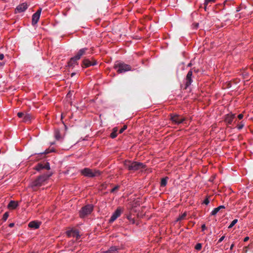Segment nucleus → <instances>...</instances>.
Here are the masks:
<instances>
[{"label":"nucleus","mask_w":253,"mask_h":253,"mask_svg":"<svg viewBox=\"0 0 253 253\" xmlns=\"http://www.w3.org/2000/svg\"><path fill=\"white\" fill-rule=\"evenodd\" d=\"M168 179V178L167 177H166L163 178L161 179V187H165L166 186V185L167 184Z\"/></svg>","instance_id":"nucleus-22"},{"label":"nucleus","mask_w":253,"mask_h":253,"mask_svg":"<svg viewBox=\"0 0 253 253\" xmlns=\"http://www.w3.org/2000/svg\"><path fill=\"white\" fill-rule=\"evenodd\" d=\"M49 177V175L47 174L40 175L31 183V187L35 190L36 188L41 186L43 183L48 179Z\"/></svg>","instance_id":"nucleus-2"},{"label":"nucleus","mask_w":253,"mask_h":253,"mask_svg":"<svg viewBox=\"0 0 253 253\" xmlns=\"http://www.w3.org/2000/svg\"><path fill=\"white\" fill-rule=\"evenodd\" d=\"M48 153V151L47 150H45L44 152L41 153V154H46Z\"/></svg>","instance_id":"nucleus-44"},{"label":"nucleus","mask_w":253,"mask_h":253,"mask_svg":"<svg viewBox=\"0 0 253 253\" xmlns=\"http://www.w3.org/2000/svg\"><path fill=\"white\" fill-rule=\"evenodd\" d=\"M201 228H202V230L203 231H205V230L206 229V228H207V227H206V226L205 224H203V225H202V226H201Z\"/></svg>","instance_id":"nucleus-38"},{"label":"nucleus","mask_w":253,"mask_h":253,"mask_svg":"<svg viewBox=\"0 0 253 253\" xmlns=\"http://www.w3.org/2000/svg\"><path fill=\"white\" fill-rule=\"evenodd\" d=\"M126 128H127L126 126H123V128H122L119 130V133H123V132H124V131L126 129Z\"/></svg>","instance_id":"nucleus-35"},{"label":"nucleus","mask_w":253,"mask_h":253,"mask_svg":"<svg viewBox=\"0 0 253 253\" xmlns=\"http://www.w3.org/2000/svg\"><path fill=\"white\" fill-rule=\"evenodd\" d=\"M238 222V219H234L231 223L230 224V225L228 226V228H232Z\"/></svg>","instance_id":"nucleus-25"},{"label":"nucleus","mask_w":253,"mask_h":253,"mask_svg":"<svg viewBox=\"0 0 253 253\" xmlns=\"http://www.w3.org/2000/svg\"><path fill=\"white\" fill-rule=\"evenodd\" d=\"M218 210L220 211L221 209H225V207L224 206H220L218 207H217Z\"/></svg>","instance_id":"nucleus-40"},{"label":"nucleus","mask_w":253,"mask_h":253,"mask_svg":"<svg viewBox=\"0 0 253 253\" xmlns=\"http://www.w3.org/2000/svg\"><path fill=\"white\" fill-rule=\"evenodd\" d=\"M75 75V73H73L71 74V77H73Z\"/></svg>","instance_id":"nucleus-47"},{"label":"nucleus","mask_w":253,"mask_h":253,"mask_svg":"<svg viewBox=\"0 0 253 253\" xmlns=\"http://www.w3.org/2000/svg\"><path fill=\"white\" fill-rule=\"evenodd\" d=\"M119 251L120 248L115 246H112L108 251L101 253H119Z\"/></svg>","instance_id":"nucleus-16"},{"label":"nucleus","mask_w":253,"mask_h":253,"mask_svg":"<svg viewBox=\"0 0 253 253\" xmlns=\"http://www.w3.org/2000/svg\"><path fill=\"white\" fill-rule=\"evenodd\" d=\"M114 68L118 73H124L127 71H131V67L129 65L121 62H116Z\"/></svg>","instance_id":"nucleus-3"},{"label":"nucleus","mask_w":253,"mask_h":253,"mask_svg":"<svg viewBox=\"0 0 253 253\" xmlns=\"http://www.w3.org/2000/svg\"><path fill=\"white\" fill-rule=\"evenodd\" d=\"M192 74H193L191 70L189 71L187 74L186 79L185 80V84L186 88L190 86L193 82L192 79Z\"/></svg>","instance_id":"nucleus-9"},{"label":"nucleus","mask_w":253,"mask_h":253,"mask_svg":"<svg viewBox=\"0 0 253 253\" xmlns=\"http://www.w3.org/2000/svg\"><path fill=\"white\" fill-rule=\"evenodd\" d=\"M191 66V63H189V64H188V67H190V66Z\"/></svg>","instance_id":"nucleus-49"},{"label":"nucleus","mask_w":253,"mask_h":253,"mask_svg":"<svg viewBox=\"0 0 253 253\" xmlns=\"http://www.w3.org/2000/svg\"><path fill=\"white\" fill-rule=\"evenodd\" d=\"M78 59H75V56L72 57L68 62V66L69 67H74L76 65H77V61Z\"/></svg>","instance_id":"nucleus-17"},{"label":"nucleus","mask_w":253,"mask_h":253,"mask_svg":"<svg viewBox=\"0 0 253 253\" xmlns=\"http://www.w3.org/2000/svg\"><path fill=\"white\" fill-rule=\"evenodd\" d=\"M8 216H9V214L7 212H6L3 214L2 218L3 221H5L7 220Z\"/></svg>","instance_id":"nucleus-27"},{"label":"nucleus","mask_w":253,"mask_h":253,"mask_svg":"<svg viewBox=\"0 0 253 253\" xmlns=\"http://www.w3.org/2000/svg\"><path fill=\"white\" fill-rule=\"evenodd\" d=\"M171 121L176 125L183 123L185 121V118L177 114H171L170 115Z\"/></svg>","instance_id":"nucleus-6"},{"label":"nucleus","mask_w":253,"mask_h":253,"mask_svg":"<svg viewBox=\"0 0 253 253\" xmlns=\"http://www.w3.org/2000/svg\"><path fill=\"white\" fill-rule=\"evenodd\" d=\"M236 17L237 18H240V16H238L237 15H236Z\"/></svg>","instance_id":"nucleus-50"},{"label":"nucleus","mask_w":253,"mask_h":253,"mask_svg":"<svg viewBox=\"0 0 253 253\" xmlns=\"http://www.w3.org/2000/svg\"><path fill=\"white\" fill-rule=\"evenodd\" d=\"M14 226V223H10L9 224V227H10V228L13 227Z\"/></svg>","instance_id":"nucleus-42"},{"label":"nucleus","mask_w":253,"mask_h":253,"mask_svg":"<svg viewBox=\"0 0 253 253\" xmlns=\"http://www.w3.org/2000/svg\"><path fill=\"white\" fill-rule=\"evenodd\" d=\"M41 224V222L34 220L29 222L28 226L31 228L36 229L40 227Z\"/></svg>","instance_id":"nucleus-13"},{"label":"nucleus","mask_w":253,"mask_h":253,"mask_svg":"<svg viewBox=\"0 0 253 253\" xmlns=\"http://www.w3.org/2000/svg\"><path fill=\"white\" fill-rule=\"evenodd\" d=\"M18 206L17 202L14 201H11L8 205V208L10 209H15Z\"/></svg>","instance_id":"nucleus-18"},{"label":"nucleus","mask_w":253,"mask_h":253,"mask_svg":"<svg viewBox=\"0 0 253 253\" xmlns=\"http://www.w3.org/2000/svg\"><path fill=\"white\" fill-rule=\"evenodd\" d=\"M81 173L84 176L94 177L100 175L101 172L98 170H92L89 168H84L81 170Z\"/></svg>","instance_id":"nucleus-4"},{"label":"nucleus","mask_w":253,"mask_h":253,"mask_svg":"<svg viewBox=\"0 0 253 253\" xmlns=\"http://www.w3.org/2000/svg\"><path fill=\"white\" fill-rule=\"evenodd\" d=\"M215 1V0H205V2H204V9L205 11L207 10V6L208 5V4L210 3H213V2H214Z\"/></svg>","instance_id":"nucleus-21"},{"label":"nucleus","mask_w":253,"mask_h":253,"mask_svg":"<svg viewBox=\"0 0 253 253\" xmlns=\"http://www.w3.org/2000/svg\"><path fill=\"white\" fill-rule=\"evenodd\" d=\"M83 66L85 68L90 67L91 66H94L97 64V62L93 60L92 61L89 60L88 59H84L83 61Z\"/></svg>","instance_id":"nucleus-12"},{"label":"nucleus","mask_w":253,"mask_h":253,"mask_svg":"<svg viewBox=\"0 0 253 253\" xmlns=\"http://www.w3.org/2000/svg\"><path fill=\"white\" fill-rule=\"evenodd\" d=\"M240 10V9L239 8H237V9L236 10V11H237V12H238V11H239Z\"/></svg>","instance_id":"nucleus-48"},{"label":"nucleus","mask_w":253,"mask_h":253,"mask_svg":"<svg viewBox=\"0 0 253 253\" xmlns=\"http://www.w3.org/2000/svg\"><path fill=\"white\" fill-rule=\"evenodd\" d=\"M186 216V213H183L182 214H181V215H180L179 216V217L177 218V220H183V219H184V218Z\"/></svg>","instance_id":"nucleus-31"},{"label":"nucleus","mask_w":253,"mask_h":253,"mask_svg":"<svg viewBox=\"0 0 253 253\" xmlns=\"http://www.w3.org/2000/svg\"><path fill=\"white\" fill-rule=\"evenodd\" d=\"M87 50V48H83L79 50L77 54L75 56V59L79 60L84 55Z\"/></svg>","instance_id":"nucleus-14"},{"label":"nucleus","mask_w":253,"mask_h":253,"mask_svg":"<svg viewBox=\"0 0 253 253\" xmlns=\"http://www.w3.org/2000/svg\"><path fill=\"white\" fill-rule=\"evenodd\" d=\"M4 58V55L2 53H0V60H2Z\"/></svg>","instance_id":"nucleus-41"},{"label":"nucleus","mask_w":253,"mask_h":253,"mask_svg":"<svg viewBox=\"0 0 253 253\" xmlns=\"http://www.w3.org/2000/svg\"><path fill=\"white\" fill-rule=\"evenodd\" d=\"M210 203V200L209 199V197H207L203 201V204H204L206 205H208Z\"/></svg>","instance_id":"nucleus-33"},{"label":"nucleus","mask_w":253,"mask_h":253,"mask_svg":"<svg viewBox=\"0 0 253 253\" xmlns=\"http://www.w3.org/2000/svg\"><path fill=\"white\" fill-rule=\"evenodd\" d=\"M225 236H222L221 237H220L218 241V243H219L220 242H221L222 241H223V240L225 239Z\"/></svg>","instance_id":"nucleus-36"},{"label":"nucleus","mask_w":253,"mask_h":253,"mask_svg":"<svg viewBox=\"0 0 253 253\" xmlns=\"http://www.w3.org/2000/svg\"><path fill=\"white\" fill-rule=\"evenodd\" d=\"M249 237H246L244 239V242H247L249 240Z\"/></svg>","instance_id":"nucleus-43"},{"label":"nucleus","mask_w":253,"mask_h":253,"mask_svg":"<svg viewBox=\"0 0 253 253\" xmlns=\"http://www.w3.org/2000/svg\"><path fill=\"white\" fill-rule=\"evenodd\" d=\"M125 166L129 170L135 171L144 168L145 165L140 162H132L130 161H125Z\"/></svg>","instance_id":"nucleus-1"},{"label":"nucleus","mask_w":253,"mask_h":253,"mask_svg":"<svg viewBox=\"0 0 253 253\" xmlns=\"http://www.w3.org/2000/svg\"><path fill=\"white\" fill-rule=\"evenodd\" d=\"M41 12L42 8H40L33 15L32 21L33 25H36L39 21Z\"/></svg>","instance_id":"nucleus-8"},{"label":"nucleus","mask_w":253,"mask_h":253,"mask_svg":"<svg viewBox=\"0 0 253 253\" xmlns=\"http://www.w3.org/2000/svg\"><path fill=\"white\" fill-rule=\"evenodd\" d=\"M28 8L26 3H22L18 5L15 9V13H21L25 11Z\"/></svg>","instance_id":"nucleus-11"},{"label":"nucleus","mask_w":253,"mask_h":253,"mask_svg":"<svg viewBox=\"0 0 253 253\" xmlns=\"http://www.w3.org/2000/svg\"><path fill=\"white\" fill-rule=\"evenodd\" d=\"M117 128H114L113 132L110 134L111 137L112 138H114L116 137V136L117 135Z\"/></svg>","instance_id":"nucleus-23"},{"label":"nucleus","mask_w":253,"mask_h":253,"mask_svg":"<svg viewBox=\"0 0 253 253\" xmlns=\"http://www.w3.org/2000/svg\"><path fill=\"white\" fill-rule=\"evenodd\" d=\"M119 188L118 186H116L114 187L112 190H111V192L113 193L117 189H118Z\"/></svg>","instance_id":"nucleus-37"},{"label":"nucleus","mask_w":253,"mask_h":253,"mask_svg":"<svg viewBox=\"0 0 253 253\" xmlns=\"http://www.w3.org/2000/svg\"><path fill=\"white\" fill-rule=\"evenodd\" d=\"M238 118L239 119L241 120L243 118V115L242 114H240L238 116Z\"/></svg>","instance_id":"nucleus-39"},{"label":"nucleus","mask_w":253,"mask_h":253,"mask_svg":"<svg viewBox=\"0 0 253 253\" xmlns=\"http://www.w3.org/2000/svg\"><path fill=\"white\" fill-rule=\"evenodd\" d=\"M235 117V114H228L226 115L225 121L229 125H231Z\"/></svg>","instance_id":"nucleus-15"},{"label":"nucleus","mask_w":253,"mask_h":253,"mask_svg":"<svg viewBox=\"0 0 253 253\" xmlns=\"http://www.w3.org/2000/svg\"><path fill=\"white\" fill-rule=\"evenodd\" d=\"M93 209V206L91 204H88L83 207L80 211V216L82 218L90 214Z\"/></svg>","instance_id":"nucleus-5"},{"label":"nucleus","mask_w":253,"mask_h":253,"mask_svg":"<svg viewBox=\"0 0 253 253\" xmlns=\"http://www.w3.org/2000/svg\"><path fill=\"white\" fill-rule=\"evenodd\" d=\"M244 125H244V123H243V122H241L240 123V124H239V125L237 126V128H238L239 130H240V129H242V128H243V127H244Z\"/></svg>","instance_id":"nucleus-29"},{"label":"nucleus","mask_w":253,"mask_h":253,"mask_svg":"<svg viewBox=\"0 0 253 253\" xmlns=\"http://www.w3.org/2000/svg\"><path fill=\"white\" fill-rule=\"evenodd\" d=\"M35 169L38 170L40 171L43 169V164L41 163H39L36 167Z\"/></svg>","instance_id":"nucleus-24"},{"label":"nucleus","mask_w":253,"mask_h":253,"mask_svg":"<svg viewBox=\"0 0 253 253\" xmlns=\"http://www.w3.org/2000/svg\"><path fill=\"white\" fill-rule=\"evenodd\" d=\"M234 247V245L233 244H232L231 247H230V250H232L233 248Z\"/></svg>","instance_id":"nucleus-45"},{"label":"nucleus","mask_w":253,"mask_h":253,"mask_svg":"<svg viewBox=\"0 0 253 253\" xmlns=\"http://www.w3.org/2000/svg\"><path fill=\"white\" fill-rule=\"evenodd\" d=\"M219 211L217 208H214L211 212V215H215Z\"/></svg>","instance_id":"nucleus-26"},{"label":"nucleus","mask_w":253,"mask_h":253,"mask_svg":"<svg viewBox=\"0 0 253 253\" xmlns=\"http://www.w3.org/2000/svg\"><path fill=\"white\" fill-rule=\"evenodd\" d=\"M54 136L55 138L57 140H61L62 139V138L60 135V133L59 130H56L54 131Z\"/></svg>","instance_id":"nucleus-19"},{"label":"nucleus","mask_w":253,"mask_h":253,"mask_svg":"<svg viewBox=\"0 0 253 253\" xmlns=\"http://www.w3.org/2000/svg\"><path fill=\"white\" fill-rule=\"evenodd\" d=\"M121 209L120 208H118L111 215L109 219V222H113L118 217L121 215Z\"/></svg>","instance_id":"nucleus-10"},{"label":"nucleus","mask_w":253,"mask_h":253,"mask_svg":"<svg viewBox=\"0 0 253 253\" xmlns=\"http://www.w3.org/2000/svg\"><path fill=\"white\" fill-rule=\"evenodd\" d=\"M202 244L201 243H198L196 245L195 247V249L196 250H198V251H200L202 249Z\"/></svg>","instance_id":"nucleus-28"},{"label":"nucleus","mask_w":253,"mask_h":253,"mask_svg":"<svg viewBox=\"0 0 253 253\" xmlns=\"http://www.w3.org/2000/svg\"><path fill=\"white\" fill-rule=\"evenodd\" d=\"M127 218L129 220V221L132 223H134V219L132 217L131 215L129 214L127 216Z\"/></svg>","instance_id":"nucleus-32"},{"label":"nucleus","mask_w":253,"mask_h":253,"mask_svg":"<svg viewBox=\"0 0 253 253\" xmlns=\"http://www.w3.org/2000/svg\"><path fill=\"white\" fill-rule=\"evenodd\" d=\"M66 233L68 237L76 238L77 240L80 238V235L78 230L72 229L67 231Z\"/></svg>","instance_id":"nucleus-7"},{"label":"nucleus","mask_w":253,"mask_h":253,"mask_svg":"<svg viewBox=\"0 0 253 253\" xmlns=\"http://www.w3.org/2000/svg\"><path fill=\"white\" fill-rule=\"evenodd\" d=\"M31 119V116L29 114H25L23 118V121L24 122H30Z\"/></svg>","instance_id":"nucleus-20"},{"label":"nucleus","mask_w":253,"mask_h":253,"mask_svg":"<svg viewBox=\"0 0 253 253\" xmlns=\"http://www.w3.org/2000/svg\"><path fill=\"white\" fill-rule=\"evenodd\" d=\"M4 64V63L1 62L0 63V66H3Z\"/></svg>","instance_id":"nucleus-46"},{"label":"nucleus","mask_w":253,"mask_h":253,"mask_svg":"<svg viewBox=\"0 0 253 253\" xmlns=\"http://www.w3.org/2000/svg\"><path fill=\"white\" fill-rule=\"evenodd\" d=\"M43 169H50V165L49 163L46 162L44 164H43Z\"/></svg>","instance_id":"nucleus-30"},{"label":"nucleus","mask_w":253,"mask_h":253,"mask_svg":"<svg viewBox=\"0 0 253 253\" xmlns=\"http://www.w3.org/2000/svg\"><path fill=\"white\" fill-rule=\"evenodd\" d=\"M24 113H22V112H18L17 113V116L19 118H23V117H24Z\"/></svg>","instance_id":"nucleus-34"}]
</instances>
